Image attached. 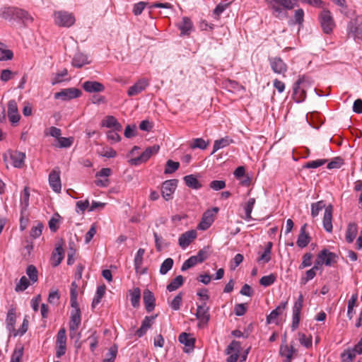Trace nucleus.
<instances>
[{
	"label": "nucleus",
	"mask_w": 362,
	"mask_h": 362,
	"mask_svg": "<svg viewBox=\"0 0 362 362\" xmlns=\"http://www.w3.org/2000/svg\"><path fill=\"white\" fill-rule=\"evenodd\" d=\"M298 0H266L268 8L276 18L284 20L288 18V11L292 10L296 6ZM302 3L308 4L316 8H322L324 2L322 0H300Z\"/></svg>",
	"instance_id": "obj_1"
},
{
	"label": "nucleus",
	"mask_w": 362,
	"mask_h": 362,
	"mask_svg": "<svg viewBox=\"0 0 362 362\" xmlns=\"http://www.w3.org/2000/svg\"><path fill=\"white\" fill-rule=\"evenodd\" d=\"M318 21L323 33L330 35L336 27L334 17L329 10L324 8L318 15Z\"/></svg>",
	"instance_id": "obj_2"
},
{
	"label": "nucleus",
	"mask_w": 362,
	"mask_h": 362,
	"mask_svg": "<svg viewBox=\"0 0 362 362\" xmlns=\"http://www.w3.org/2000/svg\"><path fill=\"white\" fill-rule=\"evenodd\" d=\"M54 19L56 25L66 28L72 26L76 21L74 15L65 11H55L54 13Z\"/></svg>",
	"instance_id": "obj_3"
},
{
	"label": "nucleus",
	"mask_w": 362,
	"mask_h": 362,
	"mask_svg": "<svg viewBox=\"0 0 362 362\" xmlns=\"http://www.w3.org/2000/svg\"><path fill=\"white\" fill-rule=\"evenodd\" d=\"M347 32L355 41L362 40V21L358 18L351 19L347 25Z\"/></svg>",
	"instance_id": "obj_4"
},
{
	"label": "nucleus",
	"mask_w": 362,
	"mask_h": 362,
	"mask_svg": "<svg viewBox=\"0 0 362 362\" xmlns=\"http://www.w3.org/2000/svg\"><path fill=\"white\" fill-rule=\"evenodd\" d=\"M303 296L302 293H300L296 300V301L294 303L293 306V316H292V324H291V329L293 331L296 330L299 325L300 320V313L301 310L303 308Z\"/></svg>",
	"instance_id": "obj_5"
},
{
	"label": "nucleus",
	"mask_w": 362,
	"mask_h": 362,
	"mask_svg": "<svg viewBox=\"0 0 362 362\" xmlns=\"http://www.w3.org/2000/svg\"><path fill=\"white\" fill-rule=\"evenodd\" d=\"M160 146L158 145H153L145 149V151L138 157L132 158L130 163L134 165H138L142 163L146 162L152 155L158 152Z\"/></svg>",
	"instance_id": "obj_6"
},
{
	"label": "nucleus",
	"mask_w": 362,
	"mask_h": 362,
	"mask_svg": "<svg viewBox=\"0 0 362 362\" xmlns=\"http://www.w3.org/2000/svg\"><path fill=\"white\" fill-rule=\"evenodd\" d=\"M196 317L199 320L198 327H202L206 325L210 320L209 308L206 302L197 305Z\"/></svg>",
	"instance_id": "obj_7"
},
{
	"label": "nucleus",
	"mask_w": 362,
	"mask_h": 362,
	"mask_svg": "<svg viewBox=\"0 0 362 362\" xmlns=\"http://www.w3.org/2000/svg\"><path fill=\"white\" fill-rule=\"evenodd\" d=\"M177 185V180L175 179L165 180L162 184L161 194L165 201H169L173 199Z\"/></svg>",
	"instance_id": "obj_8"
},
{
	"label": "nucleus",
	"mask_w": 362,
	"mask_h": 362,
	"mask_svg": "<svg viewBox=\"0 0 362 362\" xmlns=\"http://www.w3.org/2000/svg\"><path fill=\"white\" fill-rule=\"evenodd\" d=\"M82 94L81 90L76 88H69L62 89L61 91L54 93L55 99H61L64 101L77 98Z\"/></svg>",
	"instance_id": "obj_9"
},
{
	"label": "nucleus",
	"mask_w": 362,
	"mask_h": 362,
	"mask_svg": "<svg viewBox=\"0 0 362 362\" xmlns=\"http://www.w3.org/2000/svg\"><path fill=\"white\" fill-rule=\"evenodd\" d=\"M269 65L272 70L277 74L285 76L288 67L283 59L278 57L269 58Z\"/></svg>",
	"instance_id": "obj_10"
},
{
	"label": "nucleus",
	"mask_w": 362,
	"mask_h": 362,
	"mask_svg": "<svg viewBox=\"0 0 362 362\" xmlns=\"http://www.w3.org/2000/svg\"><path fill=\"white\" fill-rule=\"evenodd\" d=\"M218 211V208L214 207L211 210H207L203 214L202 221L198 225V229L205 230L208 229L214 221V215Z\"/></svg>",
	"instance_id": "obj_11"
},
{
	"label": "nucleus",
	"mask_w": 362,
	"mask_h": 362,
	"mask_svg": "<svg viewBox=\"0 0 362 362\" xmlns=\"http://www.w3.org/2000/svg\"><path fill=\"white\" fill-rule=\"evenodd\" d=\"M305 81V76H300L298 81L294 83L293 88V98L296 103H301L306 98V93L304 88H300V85Z\"/></svg>",
	"instance_id": "obj_12"
},
{
	"label": "nucleus",
	"mask_w": 362,
	"mask_h": 362,
	"mask_svg": "<svg viewBox=\"0 0 362 362\" xmlns=\"http://www.w3.org/2000/svg\"><path fill=\"white\" fill-rule=\"evenodd\" d=\"M338 256L327 249L322 250L317 255V264H325L326 266H331L337 262Z\"/></svg>",
	"instance_id": "obj_13"
},
{
	"label": "nucleus",
	"mask_w": 362,
	"mask_h": 362,
	"mask_svg": "<svg viewBox=\"0 0 362 362\" xmlns=\"http://www.w3.org/2000/svg\"><path fill=\"white\" fill-rule=\"evenodd\" d=\"M49 183L51 188L55 192H60L62 184L60 180V171L59 168L53 169L49 175Z\"/></svg>",
	"instance_id": "obj_14"
},
{
	"label": "nucleus",
	"mask_w": 362,
	"mask_h": 362,
	"mask_svg": "<svg viewBox=\"0 0 362 362\" xmlns=\"http://www.w3.org/2000/svg\"><path fill=\"white\" fill-rule=\"evenodd\" d=\"M73 310L71 314V321L69 323V329L71 332L76 331L81 324V310L78 302L76 306H71Z\"/></svg>",
	"instance_id": "obj_15"
},
{
	"label": "nucleus",
	"mask_w": 362,
	"mask_h": 362,
	"mask_svg": "<svg viewBox=\"0 0 362 362\" xmlns=\"http://www.w3.org/2000/svg\"><path fill=\"white\" fill-rule=\"evenodd\" d=\"M8 117L12 124H17L20 120L17 103L14 100H11L8 103Z\"/></svg>",
	"instance_id": "obj_16"
},
{
	"label": "nucleus",
	"mask_w": 362,
	"mask_h": 362,
	"mask_svg": "<svg viewBox=\"0 0 362 362\" xmlns=\"http://www.w3.org/2000/svg\"><path fill=\"white\" fill-rule=\"evenodd\" d=\"M82 87L86 92L90 93H100L105 90L104 85L96 81H86L83 83Z\"/></svg>",
	"instance_id": "obj_17"
},
{
	"label": "nucleus",
	"mask_w": 362,
	"mask_h": 362,
	"mask_svg": "<svg viewBox=\"0 0 362 362\" xmlns=\"http://www.w3.org/2000/svg\"><path fill=\"white\" fill-rule=\"evenodd\" d=\"M197 238V232L194 230L186 231L182 233L178 240L179 245L185 249Z\"/></svg>",
	"instance_id": "obj_18"
},
{
	"label": "nucleus",
	"mask_w": 362,
	"mask_h": 362,
	"mask_svg": "<svg viewBox=\"0 0 362 362\" xmlns=\"http://www.w3.org/2000/svg\"><path fill=\"white\" fill-rule=\"evenodd\" d=\"M332 211H333L332 206L331 204L327 206L325 208L323 220H322L323 228L328 233H331L332 231V228H333L332 222Z\"/></svg>",
	"instance_id": "obj_19"
},
{
	"label": "nucleus",
	"mask_w": 362,
	"mask_h": 362,
	"mask_svg": "<svg viewBox=\"0 0 362 362\" xmlns=\"http://www.w3.org/2000/svg\"><path fill=\"white\" fill-rule=\"evenodd\" d=\"M148 85V81L142 78L139 80L133 86L128 89L127 94L129 96H134L142 92Z\"/></svg>",
	"instance_id": "obj_20"
},
{
	"label": "nucleus",
	"mask_w": 362,
	"mask_h": 362,
	"mask_svg": "<svg viewBox=\"0 0 362 362\" xmlns=\"http://www.w3.org/2000/svg\"><path fill=\"white\" fill-rule=\"evenodd\" d=\"M143 300L147 312L150 313L154 310L156 299L153 293L150 290L146 289L144 291Z\"/></svg>",
	"instance_id": "obj_21"
},
{
	"label": "nucleus",
	"mask_w": 362,
	"mask_h": 362,
	"mask_svg": "<svg viewBox=\"0 0 362 362\" xmlns=\"http://www.w3.org/2000/svg\"><path fill=\"white\" fill-rule=\"evenodd\" d=\"M16 321V308H11L6 315V329L9 332L10 335H12L16 332L15 324Z\"/></svg>",
	"instance_id": "obj_22"
},
{
	"label": "nucleus",
	"mask_w": 362,
	"mask_h": 362,
	"mask_svg": "<svg viewBox=\"0 0 362 362\" xmlns=\"http://www.w3.org/2000/svg\"><path fill=\"white\" fill-rule=\"evenodd\" d=\"M10 158L12 160V165L15 168H21L24 165L25 154L18 151H11L9 152Z\"/></svg>",
	"instance_id": "obj_23"
},
{
	"label": "nucleus",
	"mask_w": 362,
	"mask_h": 362,
	"mask_svg": "<svg viewBox=\"0 0 362 362\" xmlns=\"http://www.w3.org/2000/svg\"><path fill=\"white\" fill-rule=\"evenodd\" d=\"M307 223L303 224L300 228V234L296 241L297 245L303 248L305 247L310 243V237L308 233H306Z\"/></svg>",
	"instance_id": "obj_24"
},
{
	"label": "nucleus",
	"mask_w": 362,
	"mask_h": 362,
	"mask_svg": "<svg viewBox=\"0 0 362 362\" xmlns=\"http://www.w3.org/2000/svg\"><path fill=\"white\" fill-rule=\"evenodd\" d=\"M177 27L180 30V35H189L193 30V24L191 20L187 17H183L182 21L177 23Z\"/></svg>",
	"instance_id": "obj_25"
},
{
	"label": "nucleus",
	"mask_w": 362,
	"mask_h": 362,
	"mask_svg": "<svg viewBox=\"0 0 362 362\" xmlns=\"http://www.w3.org/2000/svg\"><path fill=\"white\" fill-rule=\"evenodd\" d=\"M288 301L281 302L274 310H273L267 317V324H271L280 315L282 312L286 308Z\"/></svg>",
	"instance_id": "obj_26"
},
{
	"label": "nucleus",
	"mask_w": 362,
	"mask_h": 362,
	"mask_svg": "<svg viewBox=\"0 0 362 362\" xmlns=\"http://www.w3.org/2000/svg\"><path fill=\"white\" fill-rule=\"evenodd\" d=\"M15 13V18L21 20L25 25L32 23L33 21L30 13L23 9L17 8Z\"/></svg>",
	"instance_id": "obj_27"
},
{
	"label": "nucleus",
	"mask_w": 362,
	"mask_h": 362,
	"mask_svg": "<svg viewBox=\"0 0 362 362\" xmlns=\"http://www.w3.org/2000/svg\"><path fill=\"white\" fill-rule=\"evenodd\" d=\"M358 233V226L356 223H350L348 225L346 231V240L351 243H352L356 237Z\"/></svg>",
	"instance_id": "obj_28"
},
{
	"label": "nucleus",
	"mask_w": 362,
	"mask_h": 362,
	"mask_svg": "<svg viewBox=\"0 0 362 362\" xmlns=\"http://www.w3.org/2000/svg\"><path fill=\"white\" fill-rule=\"evenodd\" d=\"M64 258V250L62 246L56 247L52 255V264L53 267H57Z\"/></svg>",
	"instance_id": "obj_29"
},
{
	"label": "nucleus",
	"mask_w": 362,
	"mask_h": 362,
	"mask_svg": "<svg viewBox=\"0 0 362 362\" xmlns=\"http://www.w3.org/2000/svg\"><path fill=\"white\" fill-rule=\"evenodd\" d=\"M103 125L108 128H113L115 131H122V127L113 116H107L103 120Z\"/></svg>",
	"instance_id": "obj_30"
},
{
	"label": "nucleus",
	"mask_w": 362,
	"mask_h": 362,
	"mask_svg": "<svg viewBox=\"0 0 362 362\" xmlns=\"http://www.w3.org/2000/svg\"><path fill=\"white\" fill-rule=\"evenodd\" d=\"M183 180L185 185L192 189H199L202 187V185L200 184L199 181L194 175H186L184 177Z\"/></svg>",
	"instance_id": "obj_31"
},
{
	"label": "nucleus",
	"mask_w": 362,
	"mask_h": 362,
	"mask_svg": "<svg viewBox=\"0 0 362 362\" xmlns=\"http://www.w3.org/2000/svg\"><path fill=\"white\" fill-rule=\"evenodd\" d=\"M72 65L76 68H81L83 65L88 64L86 55L82 53H76L71 62Z\"/></svg>",
	"instance_id": "obj_32"
},
{
	"label": "nucleus",
	"mask_w": 362,
	"mask_h": 362,
	"mask_svg": "<svg viewBox=\"0 0 362 362\" xmlns=\"http://www.w3.org/2000/svg\"><path fill=\"white\" fill-rule=\"evenodd\" d=\"M179 341L185 344V346L192 349L194 346L195 339L190 336L189 334L182 332L178 337Z\"/></svg>",
	"instance_id": "obj_33"
},
{
	"label": "nucleus",
	"mask_w": 362,
	"mask_h": 362,
	"mask_svg": "<svg viewBox=\"0 0 362 362\" xmlns=\"http://www.w3.org/2000/svg\"><path fill=\"white\" fill-rule=\"evenodd\" d=\"M272 243L268 242L265 247L264 252L258 257V262L267 263L271 259Z\"/></svg>",
	"instance_id": "obj_34"
},
{
	"label": "nucleus",
	"mask_w": 362,
	"mask_h": 362,
	"mask_svg": "<svg viewBox=\"0 0 362 362\" xmlns=\"http://www.w3.org/2000/svg\"><path fill=\"white\" fill-rule=\"evenodd\" d=\"M358 300V294L354 293L351 296V298L348 301L347 305V317L349 320H351L354 317V308L356 306Z\"/></svg>",
	"instance_id": "obj_35"
},
{
	"label": "nucleus",
	"mask_w": 362,
	"mask_h": 362,
	"mask_svg": "<svg viewBox=\"0 0 362 362\" xmlns=\"http://www.w3.org/2000/svg\"><path fill=\"white\" fill-rule=\"evenodd\" d=\"M233 142V140L229 137L226 136L221 139L216 140L214 141L212 153H214L218 150L228 146Z\"/></svg>",
	"instance_id": "obj_36"
},
{
	"label": "nucleus",
	"mask_w": 362,
	"mask_h": 362,
	"mask_svg": "<svg viewBox=\"0 0 362 362\" xmlns=\"http://www.w3.org/2000/svg\"><path fill=\"white\" fill-rule=\"evenodd\" d=\"M129 295L132 305L134 308H137L139 305L141 290L139 288H134L133 290L129 291Z\"/></svg>",
	"instance_id": "obj_37"
},
{
	"label": "nucleus",
	"mask_w": 362,
	"mask_h": 362,
	"mask_svg": "<svg viewBox=\"0 0 362 362\" xmlns=\"http://www.w3.org/2000/svg\"><path fill=\"white\" fill-rule=\"evenodd\" d=\"M184 283V278L182 275L177 276L167 286V290L170 292L178 289Z\"/></svg>",
	"instance_id": "obj_38"
},
{
	"label": "nucleus",
	"mask_w": 362,
	"mask_h": 362,
	"mask_svg": "<svg viewBox=\"0 0 362 362\" xmlns=\"http://www.w3.org/2000/svg\"><path fill=\"white\" fill-rule=\"evenodd\" d=\"M30 191L28 187H25L21 198V214L27 210L29 205Z\"/></svg>",
	"instance_id": "obj_39"
},
{
	"label": "nucleus",
	"mask_w": 362,
	"mask_h": 362,
	"mask_svg": "<svg viewBox=\"0 0 362 362\" xmlns=\"http://www.w3.org/2000/svg\"><path fill=\"white\" fill-rule=\"evenodd\" d=\"M17 8L8 7L0 9V16L6 20L15 18Z\"/></svg>",
	"instance_id": "obj_40"
},
{
	"label": "nucleus",
	"mask_w": 362,
	"mask_h": 362,
	"mask_svg": "<svg viewBox=\"0 0 362 362\" xmlns=\"http://www.w3.org/2000/svg\"><path fill=\"white\" fill-rule=\"evenodd\" d=\"M174 261L172 258L168 257L165 259L160 265V274L162 275L166 274L173 267Z\"/></svg>",
	"instance_id": "obj_41"
},
{
	"label": "nucleus",
	"mask_w": 362,
	"mask_h": 362,
	"mask_svg": "<svg viewBox=\"0 0 362 362\" xmlns=\"http://www.w3.org/2000/svg\"><path fill=\"white\" fill-rule=\"evenodd\" d=\"M325 204L323 201H319L311 204V216L315 218L319 215L320 211L326 208Z\"/></svg>",
	"instance_id": "obj_42"
},
{
	"label": "nucleus",
	"mask_w": 362,
	"mask_h": 362,
	"mask_svg": "<svg viewBox=\"0 0 362 362\" xmlns=\"http://www.w3.org/2000/svg\"><path fill=\"white\" fill-rule=\"evenodd\" d=\"M209 142L206 141L202 138L194 139L190 144L189 146L192 149L199 148L202 150L206 149Z\"/></svg>",
	"instance_id": "obj_43"
},
{
	"label": "nucleus",
	"mask_w": 362,
	"mask_h": 362,
	"mask_svg": "<svg viewBox=\"0 0 362 362\" xmlns=\"http://www.w3.org/2000/svg\"><path fill=\"white\" fill-rule=\"evenodd\" d=\"M255 204V198H250L247 202L245 204L244 206L245 214V219L250 221L252 219V211Z\"/></svg>",
	"instance_id": "obj_44"
},
{
	"label": "nucleus",
	"mask_w": 362,
	"mask_h": 362,
	"mask_svg": "<svg viewBox=\"0 0 362 362\" xmlns=\"http://www.w3.org/2000/svg\"><path fill=\"white\" fill-rule=\"evenodd\" d=\"M145 253V250L143 248H139L136 252V256L134 257V267L136 272H139V270L143 263V257Z\"/></svg>",
	"instance_id": "obj_45"
},
{
	"label": "nucleus",
	"mask_w": 362,
	"mask_h": 362,
	"mask_svg": "<svg viewBox=\"0 0 362 362\" xmlns=\"http://www.w3.org/2000/svg\"><path fill=\"white\" fill-rule=\"evenodd\" d=\"M241 350V345L239 341L233 340L227 347L226 352V354H236L239 356V353Z\"/></svg>",
	"instance_id": "obj_46"
},
{
	"label": "nucleus",
	"mask_w": 362,
	"mask_h": 362,
	"mask_svg": "<svg viewBox=\"0 0 362 362\" xmlns=\"http://www.w3.org/2000/svg\"><path fill=\"white\" fill-rule=\"evenodd\" d=\"M77 288H78L77 284L76 283V281H73L71 283V289H70L71 306H76L77 296H78Z\"/></svg>",
	"instance_id": "obj_47"
},
{
	"label": "nucleus",
	"mask_w": 362,
	"mask_h": 362,
	"mask_svg": "<svg viewBox=\"0 0 362 362\" xmlns=\"http://www.w3.org/2000/svg\"><path fill=\"white\" fill-rule=\"evenodd\" d=\"M26 274L28 276L30 280L33 283H35L37 281L38 272L34 265L30 264V265L28 266V267L26 269Z\"/></svg>",
	"instance_id": "obj_48"
},
{
	"label": "nucleus",
	"mask_w": 362,
	"mask_h": 362,
	"mask_svg": "<svg viewBox=\"0 0 362 362\" xmlns=\"http://www.w3.org/2000/svg\"><path fill=\"white\" fill-rule=\"evenodd\" d=\"M61 216L59 214H55L49 221L48 225L52 232H56L59 228V224Z\"/></svg>",
	"instance_id": "obj_49"
},
{
	"label": "nucleus",
	"mask_w": 362,
	"mask_h": 362,
	"mask_svg": "<svg viewBox=\"0 0 362 362\" xmlns=\"http://www.w3.org/2000/svg\"><path fill=\"white\" fill-rule=\"evenodd\" d=\"M180 167V163L175 162L172 160H168L166 162L164 170L165 174H171L175 172Z\"/></svg>",
	"instance_id": "obj_50"
},
{
	"label": "nucleus",
	"mask_w": 362,
	"mask_h": 362,
	"mask_svg": "<svg viewBox=\"0 0 362 362\" xmlns=\"http://www.w3.org/2000/svg\"><path fill=\"white\" fill-rule=\"evenodd\" d=\"M44 226L41 222H37L35 226H33L30 230V237L36 239L42 235Z\"/></svg>",
	"instance_id": "obj_51"
},
{
	"label": "nucleus",
	"mask_w": 362,
	"mask_h": 362,
	"mask_svg": "<svg viewBox=\"0 0 362 362\" xmlns=\"http://www.w3.org/2000/svg\"><path fill=\"white\" fill-rule=\"evenodd\" d=\"M356 356L351 349H346L341 354V362H353Z\"/></svg>",
	"instance_id": "obj_52"
},
{
	"label": "nucleus",
	"mask_w": 362,
	"mask_h": 362,
	"mask_svg": "<svg viewBox=\"0 0 362 362\" xmlns=\"http://www.w3.org/2000/svg\"><path fill=\"white\" fill-rule=\"evenodd\" d=\"M200 263L197 257L194 255L185 260L182 265L181 270L182 272L195 266L197 264Z\"/></svg>",
	"instance_id": "obj_53"
},
{
	"label": "nucleus",
	"mask_w": 362,
	"mask_h": 362,
	"mask_svg": "<svg viewBox=\"0 0 362 362\" xmlns=\"http://www.w3.org/2000/svg\"><path fill=\"white\" fill-rule=\"evenodd\" d=\"M30 281L23 276L20 279L19 283L16 284L15 291L16 292L23 291L30 286Z\"/></svg>",
	"instance_id": "obj_54"
},
{
	"label": "nucleus",
	"mask_w": 362,
	"mask_h": 362,
	"mask_svg": "<svg viewBox=\"0 0 362 362\" xmlns=\"http://www.w3.org/2000/svg\"><path fill=\"white\" fill-rule=\"evenodd\" d=\"M275 281L276 276L271 274L269 275L262 276L259 280V284L264 287H267L273 284Z\"/></svg>",
	"instance_id": "obj_55"
},
{
	"label": "nucleus",
	"mask_w": 362,
	"mask_h": 362,
	"mask_svg": "<svg viewBox=\"0 0 362 362\" xmlns=\"http://www.w3.org/2000/svg\"><path fill=\"white\" fill-rule=\"evenodd\" d=\"M298 337V340L301 345L305 348H310L312 346V337L310 336L307 337L305 334L299 332Z\"/></svg>",
	"instance_id": "obj_56"
},
{
	"label": "nucleus",
	"mask_w": 362,
	"mask_h": 362,
	"mask_svg": "<svg viewBox=\"0 0 362 362\" xmlns=\"http://www.w3.org/2000/svg\"><path fill=\"white\" fill-rule=\"evenodd\" d=\"M182 302V293H178L170 302V307L173 310H178L180 308Z\"/></svg>",
	"instance_id": "obj_57"
},
{
	"label": "nucleus",
	"mask_w": 362,
	"mask_h": 362,
	"mask_svg": "<svg viewBox=\"0 0 362 362\" xmlns=\"http://www.w3.org/2000/svg\"><path fill=\"white\" fill-rule=\"evenodd\" d=\"M68 74V71L66 69H64L59 73H57L55 76L52 79V84L56 85L64 81L63 77L66 76Z\"/></svg>",
	"instance_id": "obj_58"
},
{
	"label": "nucleus",
	"mask_w": 362,
	"mask_h": 362,
	"mask_svg": "<svg viewBox=\"0 0 362 362\" xmlns=\"http://www.w3.org/2000/svg\"><path fill=\"white\" fill-rule=\"evenodd\" d=\"M327 162V160L326 159H318L315 160H311L309 162H307L304 165V168H317L320 166L323 165Z\"/></svg>",
	"instance_id": "obj_59"
},
{
	"label": "nucleus",
	"mask_w": 362,
	"mask_h": 362,
	"mask_svg": "<svg viewBox=\"0 0 362 362\" xmlns=\"http://www.w3.org/2000/svg\"><path fill=\"white\" fill-rule=\"evenodd\" d=\"M313 255L310 252H307L303 256V261L299 266L300 269L310 267L312 264Z\"/></svg>",
	"instance_id": "obj_60"
},
{
	"label": "nucleus",
	"mask_w": 362,
	"mask_h": 362,
	"mask_svg": "<svg viewBox=\"0 0 362 362\" xmlns=\"http://www.w3.org/2000/svg\"><path fill=\"white\" fill-rule=\"evenodd\" d=\"M57 345L66 346V336L64 328L60 329L57 333Z\"/></svg>",
	"instance_id": "obj_61"
},
{
	"label": "nucleus",
	"mask_w": 362,
	"mask_h": 362,
	"mask_svg": "<svg viewBox=\"0 0 362 362\" xmlns=\"http://www.w3.org/2000/svg\"><path fill=\"white\" fill-rule=\"evenodd\" d=\"M279 353L282 356H285L286 358V362H291L292 360V356L291 354V351L288 349V346L287 344H281L280 346Z\"/></svg>",
	"instance_id": "obj_62"
},
{
	"label": "nucleus",
	"mask_w": 362,
	"mask_h": 362,
	"mask_svg": "<svg viewBox=\"0 0 362 362\" xmlns=\"http://www.w3.org/2000/svg\"><path fill=\"white\" fill-rule=\"evenodd\" d=\"M100 155L103 157L108 158H115L117 156V152L111 147H104L100 153Z\"/></svg>",
	"instance_id": "obj_63"
},
{
	"label": "nucleus",
	"mask_w": 362,
	"mask_h": 362,
	"mask_svg": "<svg viewBox=\"0 0 362 362\" xmlns=\"http://www.w3.org/2000/svg\"><path fill=\"white\" fill-rule=\"evenodd\" d=\"M23 346H21L18 349H15V350L13 351V352L11 355V362H20L21 359L23 356Z\"/></svg>",
	"instance_id": "obj_64"
}]
</instances>
